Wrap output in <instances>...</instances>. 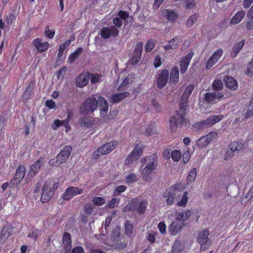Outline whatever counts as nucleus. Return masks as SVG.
<instances>
[{
	"label": "nucleus",
	"mask_w": 253,
	"mask_h": 253,
	"mask_svg": "<svg viewBox=\"0 0 253 253\" xmlns=\"http://www.w3.org/2000/svg\"><path fill=\"white\" fill-rule=\"evenodd\" d=\"M97 107L100 110L101 117H105L108 111V104L107 100L102 96H99L97 99L93 96L86 98L81 105L80 112L85 115L93 113Z\"/></svg>",
	"instance_id": "1"
},
{
	"label": "nucleus",
	"mask_w": 253,
	"mask_h": 253,
	"mask_svg": "<svg viewBox=\"0 0 253 253\" xmlns=\"http://www.w3.org/2000/svg\"><path fill=\"white\" fill-rule=\"evenodd\" d=\"M60 183L57 179L49 178L44 183L42 189L40 201L42 203H47L54 196Z\"/></svg>",
	"instance_id": "2"
},
{
	"label": "nucleus",
	"mask_w": 253,
	"mask_h": 253,
	"mask_svg": "<svg viewBox=\"0 0 253 253\" xmlns=\"http://www.w3.org/2000/svg\"><path fill=\"white\" fill-rule=\"evenodd\" d=\"M148 201L140 199V197L133 198L123 209V212L134 211L139 214H143L147 209Z\"/></svg>",
	"instance_id": "3"
},
{
	"label": "nucleus",
	"mask_w": 253,
	"mask_h": 253,
	"mask_svg": "<svg viewBox=\"0 0 253 253\" xmlns=\"http://www.w3.org/2000/svg\"><path fill=\"white\" fill-rule=\"evenodd\" d=\"M183 190L181 183H175L167 189L163 194V197L166 200L168 205H172L174 202L176 196L180 195Z\"/></svg>",
	"instance_id": "4"
},
{
	"label": "nucleus",
	"mask_w": 253,
	"mask_h": 253,
	"mask_svg": "<svg viewBox=\"0 0 253 253\" xmlns=\"http://www.w3.org/2000/svg\"><path fill=\"white\" fill-rule=\"evenodd\" d=\"M72 148L68 145L65 146L56 156L55 159H51L49 162L50 166L57 167L61 164L65 163L69 157Z\"/></svg>",
	"instance_id": "5"
},
{
	"label": "nucleus",
	"mask_w": 253,
	"mask_h": 253,
	"mask_svg": "<svg viewBox=\"0 0 253 253\" xmlns=\"http://www.w3.org/2000/svg\"><path fill=\"white\" fill-rule=\"evenodd\" d=\"M118 145L117 141H112L100 146L93 152V158L97 159L100 155H107L111 153Z\"/></svg>",
	"instance_id": "6"
},
{
	"label": "nucleus",
	"mask_w": 253,
	"mask_h": 253,
	"mask_svg": "<svg viewBox=\"0 0 253 253\" xmlns=\"http://www.w3.org/2000/svg\"><path fill=\"white\" fill-rule=\"evenodd\" d=\"M209 232L208 230L200 232L197 238V242L201 245V250H206L211 244V239L209 238Z\"/></svg>",
	"instance_id": "7"
},
{
	"label": "nucleus",
	"mask_w": 253,
	"mask_h": 253,
	"mask_svg": "<svg viewBox=\"0 0 253 253\" xmlns=\"http://www.w3.org/2000/svg\"><path fill=\"white\" fill-rule=\"evenodd\" d=\"M188 98L181 96L179 104V109L176 112L178 117L179 122L181 124L184 123L185 121V116L186 114Z\"/></svg>",
	"instance_id": "8"
},
{
	"label": "nucleus",
	"mask_w": 253,
	"mask_h": 253,
	"mask_svg": "<svg viewBox=\"0 0 253 253\" xmlns=\"http://www.w3.org/2000/svg\"><path fill=\"white\" fill-rule=\"evenodd\" d=\"M157 85L159 88H163L167 84L169 79V71L167 69L159 70L157 74Z\"/></svg>",
	"instance_id": "9"
},
{
	"label": "nucleus",
	"mask_w": 253,
	"mask_h": 253,
	"mask_svg": "<svg viewBox=\"0 0 253 253\" xmlns=\"http://www.w3.org/2000/svg\"><path fill=\"white\" fill-rule=\"evenodd\" d=\"M83 192V190L82 188L70 186L67 188L65 191L62 195L63 199L65 201H70L74 196L77 195L81 194Z\"/></svg>",
	"instance_id": "10"
},
{
	"label": "nucleus",
	"mask_w": 253,
	"mask_h": 253,
	"mask_svg": "<svg viewBox=\"0 0 253 253\" xmlns=\"http://www.w3.org/2000/svg\"><path fill=\"white\" fill-rule=\"evenodd\" d=\"M119 31L118 29L113 26H111L109 27H103L100 31V35L104 39H107L109 38L111 36L114 37H117L119 35Z\"/></svg>",
	"instance_id": "11"
},
{
	"label": "nucleus",
	"mask_w": 253,
	"mask_h": 253,
	"mask_svg": "<svg viewBox=\"0 0 253 253\" xmlns=\"http://www.w3.org/2000/svg\"><path fill=\"white\" fill-rule=\"evenodd\" d=\"M26 169L23 166H19L16 170V173L11 180L10 183L13 185L17 186L24 178L25 175Z\"/></svg>",
	"instance_id": "12"
},
{
	"label": "nucleus",
	"mask_w": 253,
	"mask_h": 253,
	"mask_svg": "<svg viewBox=\"0 0 253 253\" xmlns=\"http://www.w3.org/2000/svg\"><path fill=\"white\" fill-rule=\"evenodd\" d=\"M142 42H140L137 43L134 47L133 56L131 58V64L132 65H136L140 61L142 56Z\"/></svg>",
	"instance_id": "13"
},
{
	"label": "nucleus",
	"mask_w": 253,
	"mask_h": 253,
	"mask_svg": "<svg viewBox=\"0 0 253 253\" xmlns=\"http://www.w3.org/2000/svg\"><path fill=\"white\" fill-rule=\"evenodd\" d=\"M223 53V49L221 48L218 49L213 52L211 56L208 60L206 68L209 70L219 60Z\"/></svg>",
	"instance_id": "14"
},
{
	"label": "nucleus",
	"mask_w": 253,
	"mask_h": 253,
	"mask_svg": "<svg viewBox=\"0 0 253 253\" xmlns=\"http://www.w3.org/2000/svg\"><path fill=\"white\" fill-rule=\"evenodd\" d=\"M193 56L194 52L192 51L182 58L180 63V71L181 74H184L186 72Z\"/></svg>",
	"instance_id": "15"
},
{
	"label": "nucleus",
	"mask_w": 253,
	"mask_h": 253,
	"mask_svg": "<svg viewBox=\"0 0 253 253\" xmlns=\"http://www.w3.org/2000/svg\"><path fill=\"white\" fill-rule=\"evenodd\" d=\"M224 97V95L219 92L214 91L206 93L203 97V99L209 103L213 104L216 102V100Z\"/></svg>",
	"instance_id": "16"
},
{
	"label": "nucleus",
	"mask_w": 253,
	"mask_h": 253,
	"mask_svg": "<svg viewBox=\"0 0 253 253\" xmlns=\"http://www.w3.org/2000/svg\"><path fill=\"white\" fill-rule=\"evenodd\" d=\"M89 72H84L79 74L76 78V84L78 87H83L88 83Z\"/></svg>",
	"instance_id": "17"
},
{
	"label": "nucleus",
	"mask_w": 253,
	"mask_h": 253,
	"mask_svg": "<svg viewBox=\"0 0 253 253\" xmlns=\"http://www.w3.org/2000/svg\"><path fill=\"white\" fill-rule=\"evenodd\" d=\"M33 44L39 53L46 51L49 47L47 42H42V40L40 38L35 39L33 42Z\"/></svg>",
	"instance_id": "18"
},
{
	"label": "nucleus",
	"mask_w": 253,
	"mask_h": 253,
	"mask_svg": "<svg viewBox=\"0 0 253 253\" xmlns=\"http://www.w3.org/2000/svg\"><path fill=\"white\" fill-rule=\"evenodd\" d=\"M162 16L169 22L173 23L176 21L178 18V14L172 10L165 9L161 12Z\"/></svg>",
	"instance_id": "19"
},
{
	"label": "nucleus",
	"mask_w": 253,
	"mask_h": 253,
	"mask_svg": "<svg viewBox=\"0 0 253 253\" xmlns=\"http://www.w3.org/2000/svg\"><path fill=\"white\" fill-rule=\"evenodd\" d=\"M184 226L183 222L175 220L169 227V232L172 235H175L181 230Z\"/></svg>",
	"instance_id": "20"
},
{
	"label": "nucleus",
	"mask_w": 253,
	"mask_h": 253,
	"mask_svg": "<svg viewBox=\"0 0 253 253\" xmlns=\"http://www.w3.org/2000/svg\"><path fill=\"white\" fill-rule=\"evenodd\" d=\"M223 119V116L222 115L212 116L206 120L202 121L206 128L212 126L215 123L219 122Z\"/></svg>",
	"instance_id": "21"
},
{
	"label": "nucleus",
	"mask_w": 253,
	"mask_h": 253,
	"mask_svg": "<svg viewBox=\"0 0 253 253\" xmlns=\"http://www.w3.org/2000/svg\"><path fill=\"white\" fill-rule=\"evenodd\" d=\"M181 40L178 37H175L169 41V43L163 46L165 51L170 49H176L179 47Z\"/></svg>",
	"instance_id": "22"
},
{
	"label": "nucleus",
	"mask_w": 253,
	"mask_h": 253,
	"mask_svg": "<svg viewBox=\"0 0 253 253\" xmlns=\"http://www.w3.org/2000/svg\"><path fill=\"white\" fill-rule=\"evenodd\" d=\"M242 147V144L239 141H233L230 142L229 145V150H227L225 156L232 157L234 152L240 150Z\"/></svg>",
	"instance_id": "23"
},
{
	"label": "nucleus",
	"mask_w": 253,
	"mask_h": 253,
	"mask_svg": "<svg viewBox=\"0 0 253 253\" xmlns=\"http://www.w3.org/2000/svg\"><path fill=\"white\" fill-rule=\"evenodd\" d=\"M224 83L226 87L232 90H236L238 88L237 81L231 76H227L225 78Z\"/></svg>",
	"instance_id": "24"
},
{
	"label": "nucleus",
	"mask_w": 253,
	"mask_h": 253,
	"mask_svg": "<svg viewBox=\"0 0 253 253\" xmlns=\"http://www.w3.org/2000/svg\"><path fill=\"white\" fill-rule=\"evenodd\" d=\"M179 69L177 66H174L169 73L170 82L173 84H176L179 81Z\"/></svg>",
	"instance_id": "25"
},
{
	"label": "nucleus",
	"mask_w": 253,
	"mask_h": 253,
	"mask_svg": "<svg viewBox=\"0 0 253 253\" xmlns=\"http://www.w3.org/2000/svg\"><path fill=\"white\" fill-rule=\"evenodd\" d=\"M43 162V158L40 157L31 166L29 172L31 175H35L40 170Z\"/></svg>",
	"instance_id": "26"
},
{
	"label": "nucleus",
	"mask_w": 253,
	"mask_h": 253,
	"mask_svg": "<svg viewBox=\"0 0 253 253\" xmlns=\"http://www.w3.org/2000/svg\"><path fill=\"white\" fill-rule=\"evenodd\" d=\"M245 43V40H242L241 41L236 43L232 48V51L230 53L231 57L235 58L238 53L242 49Z\"/></svg>",
	"instance_id": "27"
},
{
	"label": "nucleus",
	"mask_w": 253,
	"mask_h": 253,
	"mask_svg": "<svg viewBox=\"0 0 253 253\" xmlns=\"http://www.w3.org/2000/svg\"><path fill=\"white\" fill-rule=\"evenodd\" d=\"M63 245L66 251H70L71 248V236L68 232H65L62 237Z\"/></svg>",
	"instance_id": "28"
},
{
	"label": "nucleus",
	"mask_w": 253,
	"mask_h": 253,
	"mask_svg": "<svg viewBox=\"0 0 253 253\" xmlns=\"http://www.w3.org/2000/svg\"><path fill=\"white\" fill-rule=\"evenodd\" d=\"M129 94V93L126 91L113 94L111 97V101L113 103H118L127 97Z\"/></svg>",
	"instance_id": "29"
},
{
	"label": "nucleus",
	"mask_w": 253,
	"mask_h": 253,
	"mask_svg": "<svg viewBox=\"0 0 253 253\" xmlns=\"http://www.w3.org/2000/svg\"><path fill=\"white\" fill-rule=\"evenodd\" d=\"M191 214V211L189 210L181 212H178L176 214L175 220L183 222L189 218Z\"/></svg>",
	"instance_id": "30"
},
{
	"label": "nucleus",
	"mask_w": 253,
	"mask_h": 253,
	"mask_svg": "<svg viewBox=\"0 0 253 253\" xmlns=\"http://www.w3.org/2000/svg\"><path fill=\"white\" fill-rule=\"evenodd\" d=\"M157 155L156 154H153L150 156L148 158V163L145 167L155 170L157 165Z\"/></svg>",
	"instance_id": "31"
},
{
	"label": "nucleus",
	"mask_w": 253,
	"mask_h": 253,
	"mask_svg": "<svg viewBox=\"0 0 253 253\" xmlns=\"http://www.w3.org/2000/svg\"><path fill=\"white\" fill-rule=\"evenodd\" d=\"M245 12L244 10H241L239 11L232 18L230 23L231 24H238L243 19L245 16Z\"/></svg>",
	"instance_id": "32"
},
{
	"label": "nucleus",
	"mask_w": 253,
	"mask_h": 253,
	"mask_svg": "<svg viewBox=\"0 0 253 253\" xmlns=\"http://www.w3.org/2000/svg\"><path fill=\"white\" fill-rule=\"evenodd\" d=\"M83 52L82 47L77 48L74 52L72 53L69 56L68 61L70 63H73L77 58H78L81 53Z\"/></svg>",
	"instance_id": "33"
},
{
	"label": "nucleus",
	"mask_w": 253,
	"mask_h": 253,
	"mask_svg": "<svg viewBox=\"0 0 253 253\" xmlns=\"http://www.w3.org/2000/svg\"><path fill=\"white\" fill-rule=\"evenodd\" d=\"M187 123V120L185 119L184 124H180L179 122V119H178L177 121L176 117L174 116H171L169 120V127L172 131H174L176 129L178 124H179L180 125H186Z\"/></svg>",
	"instance_id": "34"
},
{
	"label": "nucleus",
	"mask_w": 253,
	"mask_h": 253,
	"mask_svg": "<svg viewBox=\"0 0 253 253\" xmlns=\"http://www.w3.org/2000/svg\"><path fill=\"white\" fill-rule=\"evenodd\" d=\"M93 118L84 117L80 118L79 123L80 125L82 126H87L88 127L92 124L93 121Z\"/></svg>",
	"instance_id": "35"
},
{
	"label": "nucleus",
	"mask_w": 253,
	"mask_h": 253,
	"mask_svg": "<svg viewBox=\"0 0 253 253\" xmlns=\"http://www.w3.org/2000/svg\"><path fill=\"white\" fill-rule=\"evenodd\" d=\"M125 231L126 235L128 236L134 235V226L133 225L127 220L125 224Z\"/></svg>",
	"instance_id": "36"
},
{
	"label": "nucleus",
	"mask_w": 253,
	"mask_h": 253,
	"mask_svg": "<svg viewBox=\"0 0 253 253\" xmlns=\"http://www.w3.org/2000/svg\"><path fill=\"white\" fill-rule=\"evenodd\" d=\"M143 153V149L141 146L138 144L135 145L133 151L130 153L135 159L138 160Z\"/></svg>",
	"instance_id": "37"
},
{
	"label": "nucleus",
	"mask_w": 253,
	"mask_h": 253,
	"mask_svg": "<svg viewBox=\"0 0 253 253\" xmlns=\"http://www.w3.org/2000/svg\"><path fill=\"white\" fill-rule=\"evenodd\" d=\"M184 248L178 241H175L172 247L171 253H181Z\"/></svg>",
	"instance_id": "38"
},
{
	"label": "nucleus",
	"mask_w": 253,
	"mask_h": 253,
	"mask_svg": "<svg viewBox=\"0 0 253 253\" xmlns=\"http://www.w3.org/2000/svg\"><path fill=\"white\" fill-rule=\"evenodd\" d=\"M189 200L188 193L187 191L183 192L181 200L176 203V206L178 207H185Z\"/></svg>",
	"instance_id": "39"
},
{
	"label": "nucleus",
	"mask_w": 253,
	"mask_h": 253,
	"mask_svg": "<svg viewBox=\"0 0 253 253\" xmlns=\"http://www.w3.org/2000/svg\"><path fill=\"white\" fill-rule=\"evenodd\" d=\"M153 170L151 169L145 167L142 171L143 179L144 181H148L151 179V174Z\"/></svg>",
	"instance_id": "40"
},
{
	"label": "nucleus",
	"mask_w": 253,
	"mask_h": 253,
	"mask_svg": "<svg viewBox=\"0 0 253 253\" xmlns=\"http://www.w3.org/2000/svg\"><path fill=\"white\" fill-rule=\"evenodd\" d=\"M131 83L129 81L128 77H126L122 84L118 86L117 90L119 91L125 90L127 88Z\"/></svg>",
	"instance_id": "41"
},
{
	"label": "nucleus",
	"mask_w": 253,
	"mask_h": 253,
	"mask_svg": "<svg viewBox=\"0 0 253 253\" xmlns=\"http://www.w3.org/2000/svg\"><path fill=\"white\" fill-rule=\"evenodd\" d=\"M197 145L201 148L206 147L210 144L205 136L201 137L197 141Z\"/></svg>",
	"instance_id": "42"
},
{
	"label": "nucleus",
	"mask_w": 253,
	"mask_h": 253,
	"mask_svg": "<svg viewBox=\"0 0 253 253\" xmlns=\"http://www.w3.org/2000/svg\"><path fill=\"white\" fill-rule=\"evenodd\" d=\"M212 88L218 92L221 90L223 87V84L220 80H215L212 83Z\"/></svg>",
	"instance_id": "43"
},
{
	"label": "nucleus",
	"mask_w": 253,
	"mask_h": 253,
	"mask_svg": "<svg viewBox=\"0 0 253 253\" xmlns=\"http://www.w3.org/2000/svg\"><path fill=\"white\" fill-rule=\"evenodd\" d=\"M102 77V75L97 73H90L89 78L92 84H95L101 80Z\"/></svg>",
	"instance_id": "44"
},
{
	"label": "nucleus",
	"mask_w": 253,
	"mask_h": 253,
	"mask_svg": "<svg viewBox=\"0 0 253 253\" xmlns=\"http://www.w3.org/2000/svg\"><path fill=\"white\" fill-rule=\"evenodd\" d=\"M92 202L95 206H101L105 203L106 200L103 197H94L92 198Z\"/></svg>",
	"instance_id": "45"
},
{
	"label": "nucleus",
	"mask_w": 253,
	"mask_h": 253,
	"mask_svg": "<svg viewBox=\"0 0 253 253\" xmlns=\"http://www.w3.org/2000/svg\"><path fill=\"white\" fill-rule=\"evenodd\" d=\"M10 235V233L9 232H7L6 230H5V228H3L0 234V244L4 243Z\"/></svg>",
	"instance_id": "46"
},
{
	"label": "nucleus",
	"mask_w": 253,
	"mask_h": 253,
	"mask_svg": "<svg viewBox=\"0 0 253 253\" xmlns=\"http://www.w3.org/2000/svg\"><path fill=\"white\" fill-rule=\"evenodd\" d=\"M194 85L193 84H189L185 89L182 96L188 98L194 89Z\"/></svg>",
	"instance_id": "47"
},
{
	"label": "nucleus",
	"mask_w": 253,
	"mask_h": 253,
	"mask_svg": "<svg viewBox=\"0 0 253 253\" xmlns=\"http://www.w3.org/2000/svg\"><path fill=\"white\" fill-rule=\"evenodd\" d=\"M181 157V153L180 151L175 150L171 152V157L172 160L175 162L179 161Z\"/></svg>",
	"instance_id": "48"
},
{
	"label": "nucleus",
	"mask_w": 253,
	"mask_h": 253,
	"mask_svg": "<svg viewBox=\"0 0 253 253\" xmlns=\"http://www.w3.org/2000/svg\"><path fill=\"white\" fill-rule=\"evenodd\" d=\"M253 115V97L252 98L249 105L247 108V111L245 113V118H248Z\"/></svg>",
	"instance_id": "49"
},
{
	"label": "nucleus",
	"mask_w": 253,
	"mask_h": 253,
	"mask_svg": "<svg viewBox=\"0 0 253 253\" xmlns=\"http://www.w3.org/2000/svg\"><path fill=\"white\" fill-rule=\"evenodd\" d=\"M44 34L46 37L50 39H52L55 35V31L53 30H50L49 26L47 25L45 27Z\"/></svg>",
	"instance_id": "50"
},
{
	"label": "nucleus",
	"mask_w": 253,
	"mask_h": 253,
	"mask_svg": "<svg viewBox=\"0 0 253 253\" xmlns=\"http://www.w3.org/2000/svg\"><path fill=\"white\" fill-rule=\"evenodd\" d=\"M120 201V200L119 198H114L107 202L106 207L112 209L114 208L117 205L119 204Z\"/></svg>",
	"instance_id": "51"
},
{
	"label": "nucleus",
	"mask_w": 253,
	"mask_h": 253,
	"mask_svg": "<svg viewBox=\"0 0 253 253\" xmlns=\"http://www.w3.org/2000/svg\"><path fill=\"white\" fill-rule=\"evenodd\" d=\"M115 214L116 211L112 212L111 215H109L106 217L104 223V228L105 230H106L107 229V228L109 227L112 221V220L113 218L114 217V215Z\"/></svg>",
	"instance_id": "52"
},
{
	"label": "nucleus",
	"mask_w": 253,
	"mask_h": 253,
	"mask_svg": "<svg viewBox=\"0 0 253 253\" xmlns=\"http://www.w3.org/2000/svg\"><path fill=\"white\" fill-rule=\"evenodd\" d=\"M126 189V186L125 185H119L117 186L114 191L113 195L118 196L120 193L124 192Z\"/></svg>",
	"instance_id": "53"
},
{
	"label": "nucleus",
	"mask_w": 253,
	"mask_h": 253,
	"mask_svg": "<svg viewBox=\"0 0 253 253\" xmlns=\"http://www.w3.org/2000/svg\"><path fill=\"white\" fill-rule=\"evenodd\" d=\"M245 73L250 77L253 76V59L248 64Z\"/></svg>",
	"instance_id": "54"
},
{
	"label": "nucleus",
	"mask_w": 253,
	"mask_h": 253,
	"mask_svg": "<svg viewBox=\"0 0 253 253\" xmlns=\"http://www.w3.org/2000/svg\"><path fill=\"white\" fill-rule=\"evenodd\" d=\"M16 14L13 11L5 17V21L8 24H11L14 20L16 19Z\"/></svg>",
	"instance_id": "55"
},
{
	"label": "nucleus",
	"mask_w": 253,
	"mask_h": 253,
	"mask_svg": "<svg viewBox=\"0 0 253 253\" xmlns=\"http://www.w3.org/2000/svg\"><path fill=\"white\" fill-rule=\"evenodd\" d=\"M94 210V207L90 204L85 205L84 207V211L87 215H91Z\"/></svg>",
	"instance_id": "56"
},
{
	"label": "nucleus",
	"mask_w": 253,
	"mask_h": 253,
	"mask_svg": "<svg viewBox=\"0 0 253 253\" xmlns=\"http://www.w3.org/2000/svg\"><path fill=\"white\" fill-rule=\"evenodd\" d=\"M197 175V169L195 168H193L191 169V170L190 171L188 176L187 179L188 180L192 182L194 181Z\"/></svg>",
	"instance_id": "57"
},
{
	"label": "nucleus",
	"mask_w": 253,
	"mask_h": 253,
	"mask_svg": "<svg viewBox=\"0 0 253 253\" xmlns=\"http://www.w3.org/2000/svg\"><path fill=\"white\" fill-rule=\"evenodd\" d=\"M155 47V43L152 40L147 41L145 46V50L146 52H150Z\"/></svg>",
	"instance_id": "58"
},
{
	"label": "nucleus",
	"mask_w": 253,
	"mask_h": 253,
	"mask_svg": "<svg viewBox=\"0 0 253 253\" xmlns=\"http://www.w3.org/2000/svg\"><path fill=\"white\" fill-rule=\"evenodd\" d=\"M192 127L197 130H202L206 128L202 121L195 123L192 125Z\"/></svg>",
	"instance_id": "59"
},
{
	"label": "nucleus",
	"mask_w": 253,
	"mask_h": 253,
	"mask_svg": "<svg viewBox=\"0 0 253 253\" xmlns=\"http://www.w3.org/2000/svg\"><path fill=\"white\" fill-rule=\"evenodd\" d=\"M197 17L198 15L196 14L191 16L186 23V26L188 27L192 26V25L197 20Z\"/></svg>",
	"instance_id": "60"
},
{
	"label": "nucleus",
	"mask_w": 253,
	"mask_h": 253,
	"mask_svg": "<svg viewBox=\"0 0 253 253\" xmlns=\"http://www.w3.org/2000/svg\"><path fill=\"white\" fill-rule=\"evenodd\" d=\"M121 236V230L120 228H116L113 230L111 236L114 240H118Z\"/></svg>",
	"instance_id": "61"
},
{
	"label": "nucleus",
	"mask_w": 253,
	"mask_h": 253,
	"mask_svg": "<svg viewBox=\"0 0 253 253\" xmlns=\"http://www.w3.org/2000/svg\"><path fill=\"white\" fill-rule=\"evenodd\" d=\"M218 136V133L216 131H212L209 133H208L206 136H205L209 141L210 143L211 142L212 140L216 138Z\"/></svg>",
	"instance_id": "62"
},
{
	"label": "nucleus",
	"mask_w": 253,
	"mask_h": 253,
	"mask_svg": "<svg viewBox=\"0 0 253 253\" xmlns=\"http://www.w3.org/2000/svg\"><path fill=\"white\" fill-rule=\"evenodd\" d=\"M138 160L135 159V158L130 153L125 160V164L126 165H131L133 164L134 162H136Z\"/></svg>",
	"instance_id": "63"
},
{
	"label": "nucleus",
	"mask_w": 253,
	"mask_h": 253,
	"mask_svg": "<svg viewBox=\"0 0 253 253\" xmlns=\"http://www.w3.org/2000/svg\"><path fill=\"white\" fill-rule=\"evenodd\" d=\"M157 235V232H152L149 233L147 236V240L151 243L153 244L156 241L155 237Z\"/></svg>",
	"instance_id": "64"
}]
</instances>
